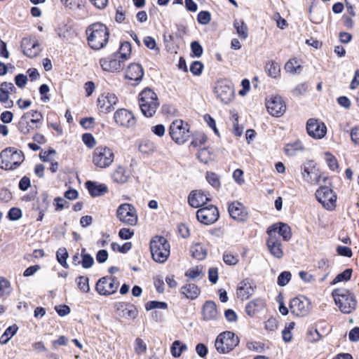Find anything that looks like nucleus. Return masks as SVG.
<instances>
[{
	"instance_id": "1",
	"label": "nucleus",
	"mask_w": 359,
	"mask_h": 359,
	"mask_svg": "<svg viewBox=\"0 0 359 359\" xmlns=\"http://www.w3.org/2000/svg\"><path fill=\"white\" fill-rule=\"evenodd\" d=\"M86 34L89 46L93 49L100 50L107 45L109 32L104 24L97 22L87 28Z\"/></svg>"
},
{
	"instance_id": "2",
	"label": "nucleus",
	"mask_w": 359,
	"mask_h": 359,
	"mask_svg": "<svg viewBox=\"0 0 359 359\" xmlns=\"http://www.w3.org/2000/svg\"><path fill=\"white\" fill-rule=\"evenodd\" d=\"M240 344V338L231 331H223L219 333L214 341V347L219 354H228Z\"/></svg>"
},
{
	"instance_id": "3",
	"label": "nucleus",
	"mask_w": 359,
	"mask_h": 359,
	"mask_svg": "<svg viewBox=\"0 0 359 359\" xmlns=\"http://www.w3.org/2000/svg\"><path fill=\"white\" fill-rule=\"evenodd\" d=\"M335 304L344 313H351L356 308L357 301L355 295L345 288H337L332 292Z\"/></svg>"
},
{
	"instance_id": "4",
	"label": "nucleus",
	"mask_w": 359,
	"mask_h": 359,
	"mask_svg": "<svg viewBox=\"0 0 359 359\" xmlns=\"http://www.w3.org/2000/svg\"><path fill=\"white\" fill-rule=\"evenodd\" d=\"M139 104L144 116L152 117L159 106L157 95L150 88L144 89L139 95Z\"/></svg>"
},
{
	"instance_id": "5",
	"label": "nucleus",
	"mask_w": 359,
	"mask_h": 359,
	"mask_svg": "<svg viewBox=\"0 0 359 359\" xmlns=\"http://www.w3.org/2000/svg\"><path fill=\"white\" fill-rule=\"evenodd\" d=\"M150 251L153 259L158 263H164L170 256V246L163 236H156L150 241Z\"/></svg>"
},
{
	"instance_id": "6",
	"label": "nucleus",
	"mask_w": 359,
	"mask_h": 359,
	"mask_svg": "<svg viewBox=\"0 0 359 359\" xmlns=\"http://www.w3.org/2000/svg\"><path fill=\"white\" fill-rule=\"evenodd\" d=\"M24 161L22 152L13 147H8L0 153V168L10 170L17 168Z\"/></svg>"
},
{
	"instance_id": "7",
	"label": "nucleus",
	"mask_w": 359,
	"mask_h": 359,
	"mask_svg": "<svg viewBox=\"0 0 359 359\" xmlns=\"http://www.w3.org/2000/svg\"><path fill=\"white\" fill-rule=\"evenodd\" d=\"M92 163L94 166L105 169L111 165L114 161V153L112 149L106 146L96 147L91 156Z\"/></svg>"
},
{
	"instance_id": "8",
	"label": "nucleus",
	"mask_w": 359,
	"mask_h": 359,
	"mask_svg": "<svg viewBox=\"0 0 359 359\" xmlns=\"http://www.w3.org/2000/svg\"><path fill=\"white\" fill-rule=\"evenodd\" d=\"M169 135L176 144L182 145L190 137L189 126L182 119H175L170 123Z\"/></svg>"
},
{
	"instance_id": "9",
	"label": "nucleus",
	"mask_w": 359,
	"mask_h": 359,
	"mask_svg": "<svg viewBox=\"0 0 359 359\" xmlns=\"http://www.w3.org/2000/svg\"><path fill=\"white\" fill-rule=\"evenodd\" d=\"M116 216L121 223L135 226L138 224V214L136 208L131 203H123L119 205L116 211Z\"/></svg>"
},
{
	"instance_id": "10",
	"label": "nucleus",
	"mask_w": 359,
	"mask_h": 359,
	"mask_svg": "<svg viewBox=\"0 0 359 359\" xmlns=\"http://www.w3.org/2000/svg\"><path fill=\"white\" fill-rule=\"evenodd\" d=\"M116 125L121 128L133 129L136 126L137 120L134 114L125 108L117 109L113 116Z\"/></svg>"
},
{
	"instance_id": "11",
	"label": "nucleus",
	"mask_w": 359,
	"mask_h": 359,
	"mask_svg": "<svg viewBox=\"0 0 359 359\" xmlns=\"http://www.w3.org/2000/svg\"><path fill=\"white\" fill-rule=\"evenodd\" d=\"M267 112L273 117H281L286 111V104L279 95H271L265 99Z\"/></svg>"
},
{
	"instance_id": "12",
	"label": "nucleus",
	"mask_w": 359,
	"mask_h": 359,
	"mask_svg": "<svg viewBox=\"0 0 359 359\" xmlns=\"http://www.w3.org/2000/svg\"><path fill=\"white\" fill-rule=\"evenodd\" d=\"M215 94L224 104L230 103L234 98V90L231 82L223 79L218 81L215 87Z\"/></svg>"
},
{
	"instance_id": "13",
	"label": "nucleus",
	"mask_w": 359,
	"mask_h": 359,
	"mask_svg": "<svg viewBox=\"0 0 359 359\" xmlns=\"http://www.w3.org/2000/svg\"><path fill=\"white\" fill-rule=\"evenodd\" d=\"M118 98L113 93H103L100 94L97 100V108L98 111L102 114H107L111 112L118 104Z\"/></svg>"
},
{
	"instance_id": "14",
	"label": "nucleus",
	"mask_w": 359,
	"mask_h": 359,
	"mask_svg": "<svg viewBox=\"0 0 359 359\" xmlns=\"http://www.w3.org/2000/svg\"><path fill=\"white\" fill-rule=\"evenodd\" d=\"M318 201L327 210H333L336 207L337 195L327 187H321L316 192Z\"/></svg>"
},
{
	"instance_id": "15",
	"label": "nucleus",
	"mask_w": 359,
	"mask_h": 359,
	"mask_svg": "<svg viewBox=\"0 0 359 359\" xmlns=\"http://www.w3.org/2000/svg\"><path fill=\"white\" fill-rule=\"evenodd\" d=\"M102 69L109 73H119L125 66V62L114 53L100 59Z\"/></svg>"
},
{
	"instance_id": "16",
	"label": "nucleus",
	"mask_w": 359,
	"mask_h": 359,
	"mask_svg": "<svg viewBox=\"0 0 359 359\" xmlns=\"http://www.w3.org/2000/svg\"><path fill=\"white\" fill-rule=\"evenodd\" d=\"M301 174L303 180L311 184H317L320 182V172L313 161H308L302 164Z\"/></svg>"
},
{
	"instance_id": "17",
	"label": "nucleus",
	"mask_w": 359,
	"mask_h": 359,
	"mask_svg": "<svg viewBox=\"0 0 359 359\" xmlns=\"http://www.w3.org/2000/svg\"><path fill=\"white\" fill-rule=\"evenodd\" d=\"M290 308L294 315L301 317L305 316L311 310V302L304 296H299L291 300Z\"/></svg>"
},
{
	"instance_id": "18",
	"label": "nucleus",
	"mask_w": 359,
	"mask_h": 359,
	"mask_svg": "<svg viewBox=\"0 0 359 359\" xmlns=\"http://www.w3.org/2000/svg\"><path fill=\"white\" fill-rule=\"evenodd\" d=\"M219 216L217 208L212 205L201 208L196 212L198 221L205 225H210L215 223L218 219Z\"/></svg>"
},
{
	"instance_id": "19",
	"label": "nucleus",
	"mask_w": 359,
	"mask_h": 359,
	"mask_svg": "<svg viewBox=\"0 0 359 359\" xmlns=\"http://www.w3.org/2000/svg\"><path fill=\"white\" fill-rule=\"evenodd\" d=\"M118 287V283L111 276L100 278L96 284L97 292L104 296L114 294Z\"/></svg>"
},
{
	"instance_id": "20",
	"label": "nucleus",
	"mask_w": 359,
	"mask_h": 359,
	"mask_svg": "<svg viewBox=\"0 0 359 359\" xmlns=\"http://www.w3.org/2000/svg\"><path fill=\"white\" fill-rule=\"evenodd\" d=\"M306 130L311 137L320 140L327 133V127L325 123L315 118H310L306 123Z\"/></svg>"
},
{
	"instance_id": "21",
	"label": "nucleus",
	"mask_w": 359,
	"mask_h": 359,
	"mask_svg": "<svg viewBox=\"0 0 359 359\" xmlns=\"http://www.w3.org/2000/svg\"><path fill=\"white\" fill-rule=\"evenodd\" d=\"M23 53L29 57H35L41 52L40 44L35 38H25L21 43Z\"/></svg>"
},
{
	"instance_id": "22",
	"label": "nucleus",
	"mask_w": 359,
	"mask_h": 359,
	"mask_svg": "<svg viewBox=\"0 0 359 359\" xmlns=\"http://www.w3.org/2000/svg\"><path fill=\"white\" fill-rule=\"evenodd\" d=\"M255 286L249 279L240 282L236 290V296L242 301L248 299L255 292Z\"/></svg>"
},
{
	"instance_id": "23",
	"label": "nucleus",
	"mask_w": 359,
	"mask_h": 359,
	"mask_svg": "<svg viewBox=\"0 0 359 359\" xmlns=\"http://www.w3.org/2000/svg\"><path fill=\"white\" fill-rule=\"evenodd\" d=\"M210 199L208 194L201 190H194L188 196L189 204L194 208H201Z\"/></svg>"
},
{
	"instance_id": "24",
	"label": "nucleus",
	"mask_w": 359,
	"mask_h": 359,
	"mask_svg": "<svg viewBox=\"0 0 359 359\" xmlns=\"http://www.w3.org/2000/svg\"><path fill=\"white\" fill-rule=\"evenodd\" d=\"M229 212L232 219L238 222H245L248 219V212L243 205L233 202L229 206Z\"/></svg>"
},
{
	"instance_id": "25",
	"label": "nucleus",
	"mask_w": 359,
	"mask_h": 359,
	"mask_svg": "<svg viewBox=\"0 0 359 359\" xmlns=\"http://www.w3.org/2000/svg\"><path fill=\"white\" fill-rule=\"evenodd\" d=\"M119 316L127 319H135L138 316V310L135 306L126 302H119L116 305Z\"/></svg>"
},
{
	"instance_id": "26",
	"label": "nucleus",
	"mask_w": 359,
	"mask_h": 359,
	"mask_svg": "<svg viewBox=\"0 0 359 359\" xmlns=\"http://www.w3.org/2000/svg\"><path fill=\"white\" fill-rule=\"evenodd\" d=\"M269 235L277 236V234L281 236L285 241H288L291 238V231L290 226L284 223H276L269 227L267 230Z\"/></svg>"
},
{
	"instance_id": "27",
	"label": "nucleus",
	"mask_w": 359,
	"mask_h": 359,
	"mask_svg": "<svg viewBox=\"0 0 359 359\" xmlns=\"http://www.w3.org/2000/svg\"><path fill=\"white\" fill-rule=\"evenodd\" d=\"M267 248L271 255L277 259H280L283 256V249L280 241L277 236L269 235L266 241Z\"/></svg>"
},
{
	"instance_id": "28",
	"label": "nucleus",
	"mask_w": 359,
	"mask_h": 359,
	"mask_svg": "<svg viewBox=\"0 0 359 359\" xmlns=\"http://www.w3.org/2000/svg\"><path fill=\"white\" fill-rule=\"evenodd\" d=\"M15 90V86L12 83L3 82L0 85V102L5 104L6 108H10L13 106V101L10 100V93Z\"/></svg>"
},
{
	"instance_id": "29",
	"label": "nucleus",
	"mask_w": 359,
	"mask_h": 359,
	"mask_svg": "<svg viewBox=\"0 0 359 359\" xmlns=\"http://www.w3.org/2000/svg\"><path fill=\"white\" fill-rule=\"evenodd\" d=\"M144 76L142 67L137 63H132L128 65L125 72L126 79L139 81H141Z\"/></svg>"
},
{
	"instance_id": "30",
	"label": "nucleus",
	"mask_w": 359,
	"mask_h": 359,
	"mask_svg": "<svg viewBox=\"0 0 359 359\" xmlns=\"http://www.w3.org/2000/svg\"><path fill=\"white\" fill-rule=\"evenodd\" d=\"M265 300L261 297H257L250 301L245 306V312L248 316L254 317L257 313L259 312L265 307Z\"/></svg>"
},
{
	"instance_id": "31",
	"label": "nucleus",
	"mask_w": 359,
	"mask_h": 359,
	"mask_svg": "<svg viewBox=\"0 0 359 359\" xmlns=\"http://www.w3.org/2000/svg\"><path fill=\"white\" fill-rule=\"evenodd\" d=\"M86 187L93 197L102 196L108 192V187L105 184L96 182L88 181Z\"/></svg>"
},
{
	"instance_id": "32",
	"label": "nucleus",
	"mask_w": 359,
	"mask_h": 359,
	"mask_svg": "<svg viewBox=\"0 0 359 359\" xmlns=\"http://www.w3.org/2000/svg\"><path fill=\"white\" fill-rule=\"evenodd\" d=\"M130 171L122 166H118L112 173V179L114 182L120 184L127 183L130 179Z\"/></svg>"
},
{
	"instance_id": "33",
	"label": "nucleus",
	"mask_w": 359,
	"mask_h": 359,
	"mask_svg": "<svg viewBox=\"0 0 359 359\" xmlns=\"http://www.w3.org/2000/svg\"><path fill=\"white\" fill-rule=\"evenodd\" d=\"M203 318L205 320H214L218 318V312L215 302H206L203 307Z\"/></svg>"
},
{
	"instance_id": "34",
	"label": "nucleus",
	"mask_w": 359,
	"mask_h": 359,
	"mask_svg": "<svg viewBox=\"0 0 359 359\" xmlns=\"http://www.w3.org/2000/svg\"><path fill=\"white\" fill-rule=\"evenodd\" d=\"M304 150L302 142L299 140H295L288 143L285 147V152L289 156H293Z\"/></svg>"
},
{
	"instance_id": "35",
	"label": "nucleus",
	"mask_w": 359,
	"mask_h": 359,
	"mask_svg": "<svg viewBox=\"0 0 359 359\" xmlns=\"http://www.w3.org/2000/svg\"><path fill=\"white\" fill-rule=\"evenodd\" d=\"M181 292L187 298L194 299L200 294L201 290L196 285L189 283L181 288Z\"/></svg>"
},
{
	"instance_id": "36",
	"label": "nucleus",
	"mask_w": 359,
	"mask_h": 359,
	"mask_svg": "<svg viewBox=\"0 0 359 359\" xmlns=\"http://www.w3.org/2000/svg\"><path fill=\"white\" fill-rule=\"evenodd\" d=\"M191 253L194 258L203 260L207 256V249L205 245L201 243H194L191 248Z\"/></svg>"
},
{
	"instance_id": "37",
	"label": "nucleus",
	"mask_w": 359,
	"mask_h": 359,
	"mask_svg": "<svg viewBox=\"0 0 359 359\" xmlns=\"http://www.w3.org/2000/svg\"><path fill=\"white\" fill-rule=\"evenodd\" d=\"M131 49L130 43L123 42L121 44L118 51L114 53L126 62L130 58Z\"/></svg>"
},
{
	"instance_id": "38",
	"label": "nucleus",
	"mask_w": 359,
	"mask_h": 359,
	"mask_svg": "<svg viewBox=\"0 0 359 359\" xmlns=\"http://www.w3.org/2000/svg\"><path fill=\"white\" fill-rule=\"evenodd\" d=\"M236 34L242 40H245L248 36V29L245 23L241 20H236L233 22Z\"/></svg>"
},
{
	"instance_id": "39",
	"label": "nucleus",
	"mask_w": 359,
	"mask_h": 359,
	"mask_svg": "<svg viewBox=\"0 0 359 359\" xmlns=\"http://www.w3.org/2000/svg\"><path fill=\"white\" fill-rule=\"evenodd\" d=\"M37 126L36 124H32L30 118L22 116L19 122V130L23 134H28L33 131Z\"/></svg>"
},
{
	"instance_id": "40",
	"label": "nucleus",
	"mask_w": 359,
	"mask_h": 359,
	"mask_svg": "<svg viewBox=\"0 0 359 359\" xmlns=\"http://www.w3.org/2000/svg\"><path fill=\"white\" fill-rule=\"evenodd\" d=\"M301 69V62L297 58H292L289 60L285 65V70L290 74H294L299 73Z\"/></svg>"
},
{
	"instance_id": "41",
	"label": "nucleus",
	"mask_w": 359,
	"mask_h": 359,
	"mask_svg": "<svg viewBox=\"0 0 359 359\" xmlns=\"http://www.w3.org/2000/svg\"><path fill=\"white\" fill-rule=\"evenodd\" d=\"M204 274L203 268L201 265L191 266L185 272V276L190 279L201 278Z\"/></svg>"
},
{
	"instance_id": "42",
	"label": "nucleus",
	"mask_w": 359,
	"mask_h": 359,
	"mask_svg": "<svg viewBox=\"0 0 359 359\" xmlns=\"http://www.w3.org/2000/svg\"><path fill=\"white\" fill-rule=\"evenodd\" d=\"M55 33L61 40H67L71 36V28L67 24H60L55 28Z\"/></svg>"
},
{
	"instance_id": "43",
	"label": "nucleus",
	"mask_w": 359,
	"mask_h": 359,
	"mask_svg": "<svg viewBox=\"0 0 359 359\" xmlns=\"http://www.w3.org/2000/svg\"><path fill=\"white\" fill-rule=\"evenodd\" d=\"M187 349V345L179 340L175 341L170 348L171 354L175 358H179Z\"/></svg>"
},
{
	"instance_id": "44",
	"label": "nucleus",
	"mask_w": 359,
	"mask_h": 359,
	"mask_svg": "<svg viewBox=\"0 0 359 359\" xmlns=\"http://www.w3.org/2000/svg\"><path fill=\"white\" fill-rule=\"evenodd\" d=\"M18 330V327L16 325H13L8 327L0 337V344H7L11 339V338L17 333Z\"/></svg>"
},
{
	"instance_id": "45",
	"label": "nucleus",
	"mask_w": 359,
	"mask_h": 359,
	"mask_svg": "<svg viewBox=\"0 0 359 359\" xmlns=\"http://www.w3.org/2000/svg\"><path fill=\"white\" fill-rule=\"evenodd\" d=\"M266 71L272 78H278L280 73V65L273 61H269L266 65Z\"/></svg>"
},
{
	"instance_id": "46",
	"label": "nucleus",
	"mask_w": 359,
	"mask_h": 359,
	"mask_svg": "<svg viewBox=\"0 0 359 359\" xmlns=\"http://www.w3.org/2000/svg\"><path fill=\"white\" fill-rule=\"evenodd\" d=\"M12 292L11 283L5 278L0 277V297H7Z\"/></svg>"
},
{
	"instance_id": "47",
	"label": "nucleus",
	"mask_w": 359,
	"mask_h": 359,
	"mask_svg": "<svg viewBox=\"0 0 359 359\" xmlns=\"http://www.w3.org/2000/svg\"><path fill=\"white\" fill-rule=\"evenodd\" d=\"M198 158L200 161L208 163L215 158V154L208 148H203L198 153Z\"/></svg>"
},
{
	"instance_id": "48",
	"label": "nucleus",
	"mask_w": 359,
	"mask_h": 359,
	"mask_svg": "<svg viewBox=\"0 0 359 359\" xmlns=\"http://www.w3.org/2000/svg\"><path fill=\"white\" fill-rule=\"evenodd\" d=\"M69 257L67 250L65 248H59L56 252V257L57 262L65 269L69 268L67 259Z\"/></svg>"
},
{
	"instance_id": "49",
	"label": "nucleus",
	"mask_w": 359,
	"mask_h": 359,
	"mask_svg": "<svg viewBox=\"0 0 359 359\" xmlns=\"http://www.w3.org/2000/svg\"><path fill=\"white\" fill-rule=\"evenodd\" d=\"M352 269H347L344 270L343 272L339 273L332 281V285H336L339 283L346 282L350 280L352 275Z\"/></svg>"
},
{
	"instance_id": "50",
	"label": "nucleus",
	"mask_w": 359,
	"mask_h": 359,
	"mask_svg": "<svg viewBox=\"0 0 359 359\" xmlns=\"http://www.w3.org/2000/svg\"><path fill=\"white\" fill-rule=\"evenodd\" d=\"M295 323L290 322L287 323L282 331L283 339L285 342H290L292 339V330L294 329Z\"/></svg>"
},
{
	"instance_id": "51",
	"label": "nucleus",
	"mask_w": 359,
	"mask_h": 359,
	"mask_svg": "<svg viewBox=\"0 0 359 359\" xmlns=\"http://www.w3.org/2000/svg\"><path fill=\"white\" fill-rule=\"evenodd\" d=\"M324 158L330 170L335 171L338 169V162L334 155L330 152H325Z\"/></svg>"
},
{
	"instance_id": "52",
	"label": "nucleus",
	"mask_w": 359,
	"mask_h": 359,
	"mask_svg": "<svg viewBox=\"0 0 359 359\" xmlns=\"http://www.w3.org/2000/svg\"><path fill=\"white\" fill-rule=\"evenodd\" d=\"M168 308L167 303L164 302L158 301H149L145 304V309L147 311H151L154 309H163L165 310Z\"/></svg>"
},
{
	"instance_id": "53",
	"label": "nucleus",
	"mask_w": 359,
	"mask_h": 359,
	"mask_svg": "<svg viewBox=\"0 0 359 359\" xmlns=\"http://www.w3.org/2000/svg\"><path fill=\"white\" fill-rule=\"evenodd\" d=\"M23 116H25V118H30L32 124L40 123L42 120L41 114L36 110H30L25 113Z\"/></svg>"
},
{
	"instance_id": "54",
	"label": "nucleus",
	"mask_w": 359,
	"mask_h": 359,
	"mask_svg": "<svg viewBox=\"0 0 359 359\" xmlns=\"http://www.w3.org/2000/svg\"><path fill=\"white\" fill-rule=\"evenodd\" d=\"M134 349L137 354H144L147 352V344L141 338H137L135 340Z\"/></svg>"
},
{
	"instance_id": "55",
	"label": "nucleus",
	"mask_w": 359,
	"mask_h": 359,
	"mask_svg": "<svg viewBox=\"0 0 359 359\" xmlns=\"http://www.w3.org/2000/svg\"><path fill=\"white\" fill-rule=\"evenodd\" d=\"M76 283L79 289L84 293H87L90 290L88 278L85 276H80L76 279Z\"/></svg>"
},
{
	"instance_id": "56",
	"label": "nucleus",
	"mask_w": 359,
	"mask_h": 359,
	"mask_svg": "<svg viewBox=\"0 0 359 359\" xmlns=\"http://www.w3.org/2000/svg\"><path fill=\"white\" fill-rule=\"evenodd\" d=\"M143 42L144 45L150 50H154L156 54H158L160 52V50L157 46L156 40L151 37V36H146Z\"/></svg>"
},
{
	"instance_id": "57",
	"label": "nucleus",
	"mask_w": 359,
	"mask_h": 359,
	"mask_svg": "<svg viewBox=\"0 0 359 359\" xmlns=\"http://www.w3.org/2000/svg\"><path fill=\"white\" fill-rule=\"evenodd\" d=\"M132 244L130 242L125 243L123 245H120L117 243H111V248L114 251L118 252L121 253H126L130 250Z\"/></svg>"
},
{
	"instance_id": "58",
	"label": "nucleus",
	"mask_w": 359,
	"mask_h": 359,
	"mask_svg": "<svg viewBox=\"0 0 359 359\" xmlns=\"http://www.w3.org/2000/svg\"><path fill=\"white\" fill-rule=\"evenodd\" d=\"M278 327V321L275 318H269L264 322V328L267 332H273Z\"/></svg>"
},
{
	"instance_id": "59",
	"label": "nucleus",
	"mask_w": 359,
	"mask_h": 359,
	"mask_svg": "<svg viewBox=\"0 0 359 359\" xmlns=\"http://www.w3.org/2000/svg\"><path fill=\"white\" fill-rule=\"evenodd\" d=\"M223 260L228 265H236L238 262V256L230 252H225L223 255Z\"/></svg>"
},
{
	"instance_id": "60",
	"label": "nucleus",
	"mask_w": 359,
	"mask_h": 359,
	"mask_svg": "<svg viewBox=\"0 0 359 359\" xmlns=\"http://www.w3.org/2000/svg\"><path fill=\"white\" fill-rule=\"evenodd\" d=\"M203 119L205 121V123L208 124V126L211 129H212V130L214 131L215 134L217 136L219 137L220 134H219V130H218V129L217 128L216 122H215V119L210 114H205L204 116H203Z\"/></svg>"
},
{
	"instance_id": "61",
	"label": "nucleus",
	"mask_w": 359,
	"mask_h": 359,
	"mask_svg": "<svg viewBox=\"0 0 359 359\" xmlns=\"http://www.w3.org/2000/svg\"><path fill=\"white\" fill-rule=\"evenodd\" d=\"M291 279V273L289 271L282 272L278 277L277 283L279 286L286 285Z\"/></svg>"
},
{
	"instance_id": "62",
	"label": "nucleus",
	"mask_w": 359,
	"mask_h": 359,
	"mask_svg": "<svg viewBox=\"0 0 359 359\" xmlns=\"http://www.w3.org/2000/svg\"><path fill=\"white\" fill-rule=\"evenodd\" d=\"M82 141L83 144L88 148H93L96 144L95 137L90 133H84L82 135Z\"/></svg>"
},
{
	"instance_id": "63",
	"label": "nucleus",
	"mask_w": 359,
	"mask_h": 359,
	"mask_svg": "<svg viewBox=\"0 0 359 359\" xmlns=\"http://www.w3.org/2000/svg\"><path fill=\"white\" fill-rule=\"evenodd\" d=\"M211 20L210 13L208 11H201L197 16L198 23L201 25H207Z\"/></svg>"
},
{
	"instance_id": "64",
	"label": "nucleus",
	"mask_w": 359,
	"mask_h": 359,
	"mask_svg": "<svg viewBox=\"0 0 359 359\" xmlns=\"http://www.w3.org/2000/svg\"><path fill=\"white\" fill-rule=\"evenodd\" d=\"M8 217L11 221L20 219L22 217L21 210L17 208H12L8 213Z\"/></svg>"
}]
</instances>
